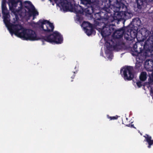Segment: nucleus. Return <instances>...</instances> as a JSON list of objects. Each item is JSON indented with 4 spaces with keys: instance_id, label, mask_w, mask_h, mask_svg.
<instances>
[{
    "instance_id": "19",
    "label": "nucleus",
    "mask_w": 153,
    "mask_h": 153,
    "mask_svg": "<svg viewBox=\"0 0 153 153\" xmlns=\"http://www.w3.org/2000/svg\"><path fill=\"white\" fill-rule=\"evenodd\" d=\"M81 3L85 6L95 1V0H80Z\"/></svg>"
},
{
    "instance_id": "21",
    "label": "nucleus",
    "mask_w": 153,
    "mask_h": 153,
    "mask_svg": "<svg viewBox=\"0 0 153 153\" xmlns=\"http://www.w3.org/2000/svg\"><path fill=\"white\" fill-rule=\"evenodd\" d=\"M65 1L67 2L66 4V5L64 7L63 9L67 10L69 9L70 7H72V5L71 2H68L67 0H65Z\"/></svg>"
},
{
    "instance_id": "16",
    "label": "nucleus",
    "mask_w": 153,
    "mask_h": 153,
    "mask_svg": "<svg viewBox=\"0 0 153 153\" xmlns=\"http://www.w3.org/2000/svg\"><path fill=\"white\" fill-rule=\"evenodd\" d=\"M89 29L88 28L85 29V33L87 35L89 36L92 34L95 33L96 32L94 29L93 28V25L92 27H88Z\"/></svg>"
},
{
    "instance_id": "5",
    "label": "nucleus",
    "mask_w": 153,
    "mask_h": 153,
    "mask_svg": "<svg viewBox=\"0 0 153 153\" xmlns=\"http://www.w3.org/2000/svg\"><path fill=\"white\" fill-rule=\"evenodd\" d=\"M144 54L146 56H152L153 55V35H149L144 45Z\"/></svg>"
},
{
    "instance_id": "18",
    "label": "nucleus",
    "mask_w": 153,
    "mask_h": 153,
    "mask_svg": "<svg viewBox=\"0 0 153 153\" xmlns=\"http://www.w3.org/2000/svg\"><path fill=\"white\" fill-rule=\"evenodd\" d=\"M147 74L146 72H142L140 76V80L142 81H145L147 78Z\"/></svg>"
},
{
    "instance_id": "20",
    "label": "nucleus",
    "mask_w": 153,
    "mask_h": 153,
    "mask_svg": "<svg viewBox=\"0 0 153 153\" xmlns=\"http://www.w3.org/2000/svg\"><path fill=\"white\" fill-rule=\"evenodd\" d=\"M92 25L88 22L84 21L82 23V26L83 27L84 29H85L88 27H92Z\"/></svg>"
},
{
    "instance_id": "7",
    "label": "nucleus",
    "mask_w": 153,
    "mask_h": 153,
    "mask_svg": "<svg viewBox=\"0 0 153 153\" xmlns=\"http://www.w3.org/2000/svg\"><path fill=\"white\" fill-rule=\"evenodd\" d=\"M37 24L45 33H49L53 31L54 26L53 23L50 22L49 21L40 19L38 22Z\"/></svg>"
},
{
    "instance_id": "13",
    "label": "nucleus",
    "mask_w": 153,
    "mask_h": 153,
    "mask_svg": "<svg viewBox=\"0 0 153 153\" xmlns=\"http://www.w3.org/2000/svg\"><path fill=\"white\" fill-rule=\"evenodd\" d=\"M145 138L144 141L146 142L148 144V147L150 148L152 145L153 146V140H152V137L148 134H146L145 135L143 136Z\"/></svg>"
},
{
    "instance_id": "11",
    "label": "nucleus",
    "mask_w": 153,
    "mask_h": 153,
    "mask_svg": "<svg viewBox=\"0 0 153 153\" xmlns=\"http://www.w3.org/2000/svg\"><path fill=\"white\" fill-rule=\"evenodd\" d=\"M145 66L146 70L148 72L149 76L153 78V60H147L145 62Z\"/></svg>"
},
{
    "instance_id": "24",
    "label": "nucleus",
    "mask_w": 153,
    "mask_h": 153,
    "mask_svg": "<svg viewBox=\"0 0 153 153\" xmlns=\"http://www.w3.org/2000/svg\"><path fill=\"white\" fill-rule=\"evenodd\" d=\"M76 72H77V71H76V72H74V75L72 76H71V78L72 79H74V78L75 77V74ZM71 82H72L73 81V80H71Z\"/></svg>"
},
{
    "instance_id": "23",
    "label": "nucleus",
    "mask_w": 153,
    "mask_h": 153,
    "mask_svg": "<svg viewBox=\"0 0 153 153\" xmlns=\"http://www.w3.org/2000/svg\"><path fill=\"white\" fill-rule=\"evenodd\" d=\"M136 84L139 88H140L142 86V83L140 81L137 82H136Z\"/></svg>"
},
{
    "instance_id": "4",
    "label": "nucleus",
    "mask_w": 153,
    "mask_h": 153,
    "mask_svg": "<svg viewBox=\"0 0 153 153\" xmlns=\"http://www.w3.org/2000/svg\"><path fill=\"white\" fill-rule=\"evenodd\" d=\"M140 20L138 18L133 19L130 32H128L125 36L126 40L131 41L136 38L138 42H143L150 35L149 34V31L146 29H142L141 33L137 34L138 27L140 26Z\"/></svg>"
},
{
    "instance_id": "29",
    "label": "nucleus",
    "mask_w": 153,
    "mask_h": 153,
    "mask_svg": "<svg viewBox=\"0 0 153 153\" xmlns=\"http://www.w3.org/2000/svg\"><path fill=\"white\" fill-rule=\"evenodd\" d=\"M151 1H152L153 2V0H150Z\"/></svg>"
},
{
    "instance_id": "27",
    "label": "nucleus",
    "mask_w": 153,
    "mask_h": 153,
    "mask_svg": "<svg viewBox=\"0 0 153 153\" xmlns=\"http://www.w3.org/2000/svg\"><path fill=\"white\" fill-rule=\"evenodd\" d=\"M131 128H134V125L133 124H131Z\"/></svg>"
},
{
    "instance_id": "3",
    "label": "nucleus",
    "mask_w": 153,
    "mask_h": 153,
    "mask_svg": "<svg viewBox=\"0 0 153 153\" xmlns=\"http://www.w3.org/2000/svg\"><path fill=\"white\" fill-rule=\"evenodd\" d=\"M132 26L131 22L127 27H123L118 30H116V26L114 25L107 23L103 27L101 30V35L103 37H106L110 35L113 32L112 34L113 38L106 41V47L108 50L110 51L113 50H117L121 44L120 39L122 38L123 35L125 38V35L128 32H130L131 27Z\"/></svg>"
},
{
    "instance_id": "14",
    "label": "nucleus",
    "mask_w": 153,
    "mask_h": 153,
    "mask_svg": "<svg viewBox=\"0 0 153 153\" xmlns=\"http://www.w3.org/2000/svg\"><path fill=\"white\" fill-rule=\"evenodd\" d=\"M72 8L73 11L76 14H81L82 13L81 7L79 5H75Z\"/></svg>"
},
{
    "instance_id": "6",
    "label": "nucleus",
    "mask_w": 153,
    "mask_h": 153,
    "mask_svg": "<svg viewBox=\"0 0 153 153\" xmlns=\"http://www.w3.org/2000/svg\"><path fill=\"white\" fill-rule=\"evenodd\" d=\"M133 68L131 66H126L121 68L120 74L124 79L127 81L132 80L134 77Z\"/></svg>"
},
{
    "instance_id": "2",
    "label": "nucleus",
    "mask_w": 153,
    "mask_h": 153,
    "mask_svg": "<svg viewBox=\"0 0 153 153\" xmlns=\"http://www.w3.org/2000/svg\"><path fill=\"white\" fill-rule=\"evenodd\" d=\"M115 4L112 5L113 8L105 7L103 10L104 12L100 11L98 13L94 12V19L96 20H101L105 25L112 22L115 21L118 22L123 19L126 17L127 14L130 13L127 11L128 8L125 4L117 0Z\"/></svg>"
},
{
    "instance_id": "22",
    "label": "nucleus",
    "mask_w": 153,
    "mask_h": 153,
    "mask_svg": "<svg viewBox=\"0 0 153 153\" xmlns=\"http://www.w3.org/2000/svg\"><path fill=\"white\" fill-rule=\"evenodd\" d=\"M118 118V116L117 115H116L115 116L109 117H108V118L110 119L111 120H116Z\"/></svg>"
},
{
    "instance_id": "15",
    "label": "nucleus",
    "mask_w": 153,
    "mask_h": 153,
    "mask_svg": "<svg viewBox=\"0 0 153 153\" xmlns=\"http://www.w3.org/2000/svg\"><path fill=\"white\" fill-rule=\"evenodd\" d=\"M136 2L137 8L140 9H141L143 7H144L146 3L145 0H136Z\"/></svg>"
},
{
    "instance_id": "30",
    "label": "nucleus",
    "mask_w": 153,
    "mask_h": 153,
    "mask_svg": "<svg viewBox=\"0 0 153 153\" xmlns=\"http://www.w3.org/2000/svg\"><path fill=\"white\" fill-rule=\"evenodd\" d=\"M111 56V55H109V56Z\"/></svg>"
},
{
    "instance_id": "1",
    "label": "nucleus",
    "mask_w": 153,
    "mask_h": 153,
    "mask_svg": "<svg viewBox=\"0 0 153 153\" xmlns=\"http://www.w3.org/2000/svg\"><path fill=\"white\" fill-rule=\"evenodd\" d=\"M6 0H2L1 3L2 13L4 18L3 21L6 26L12 35L13 34L24 40L36 41L41 40L43 44L45 41L55 44H60L63 42L62 36L57 31H55L52 34L48 36L38 37L35 32L30 29H26L19 24L10 23V16L6 7Z\"/></svg>"
},
{
    "instance_id": "28",
    "label": "nucleus",
    "mask_w": 153,
    "mask_h": 153,
    "mask_svg": "<svg viewBox=\"0 0 153 153\" xmlns=\"http://www.w3.org/2000/svg\"><path fill=\"white\" fill-rule=\"evenodd\" d=\"M126 126H127L128 127H130V126H131V124H128L127 125H126Z\"/></svg>"
},
{
    "instance_id": "9",
    "label": "nucleus",
    "mask_w": 153,
    "mask_h": 153,
    "mask_svg": "<svg viewBox=\"0 0 153 153\" xmlns=\"http://www.w3.org/2000/svg\"><path fill=\"white\" fill-rule=\"evenodd\" d=\"M24 5L25 8L28 10V12L29 16H33V19H34L35 16L38 15V12L35 10L34 6L31 2L29 1H26L24 3Z\"/></svg>"
},
{
    "instance_id": "12",
    "label": "nucleus",
    "mask_w": 153,
    "mask_h": 153,
    "mask_svg": "<svg viewBox=\"0 0 153 153\" xmlns=\"http://www.w3.org/2000/svg\"><path fill=\"white\" fill-rule=\"evenodd\" d=\"M136 56V62L135 68V69L139 70L142 65L143 61L146 58L149 56H146L144 55V53L143 56Z\"/></svg>"
},
{
    "instance_id": "26",
    "label": "nucleus",
    "mask_w": 153,
    "mask_h": 153,
    "mask_svg": "<svg viewBox=\"0 0 153 153\" xmlns=\"http://www.w3.org/2000/svg\"><path fill=\"white\" fill-rule=\"evenodd\" d=\"M109 2L110 5H111V0H109Z\"/></svg>"
},
{
    "instance_id": "10",
    "label": "nucleus",
    "mask_w": 153,
    "mask_h": 153,
    "mask_svg": "<svg viewBox=\"0 0 153 153\" xmlns=\"http://www.w3.org/2000/svg\"><path fill=\"white\" fill-rule=\"evenodd\" d=\"M95 1L90 3L89 5L85 6L86 8L85 9V11L86 13L89 15H91L92 13H94V11L97 10L99 8L98 4H96Z\"/></svg>"
},
{
    "instance_id": "25",
    "label": "nucleus",
    "mask_w": 153,
    "mask_h": 153,
    "mask_svg": "<svg viewBox=\"0 0 153 153\" xmlns=\"http://www.w3.org/2000/svg\"><path fill=\"white\" fill-rule=\"evenodd\" d=\"M151 95V96H152V99L153 100V90H151L150 91Z\"/></svg>"
},
{
    "instance_id": "17",
    "label": "nucleus",
    "mask_w": 153,
    "mask_h": 153,
    "mask_svg": "<svg viewBox=\"0 0 153 153\" xmlns=\"http://www.w3.org/2000/svg\"><path fill=\"white\" fill-rule=\"evenodd\" d=\"M133 50L134 51L132 53V55L133 56H139L140 54V52L137 50V43L136 42L133 45Z\"/></svg>"
},
{
    "instance_id": "8",
    "label": "nucleus",
    "mask_w": 153,
    "mask_h": 153,
    "mask_svg": "<svg viewBox=\"0 0 153 153\" xmlns=\"http://www.w3.org/2000/svg\"><path fill=\"white\" fill-rule=\"evenodd\" d=\"M10 10L12 12H19L23 8L22 1L20 0H8Z\"/></svg>"
}]
</instances>
